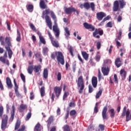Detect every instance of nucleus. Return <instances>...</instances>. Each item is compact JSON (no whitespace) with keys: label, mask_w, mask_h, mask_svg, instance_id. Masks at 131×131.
<instances>
[{"label":"nucleus","mask_w":131,"mask_h":131,"mask_svg":"<svg viewBox=\"0 0 131 131\" xmlns=\"http://www.w3.org/2000/svg\"><path fill=\"white\" fill-rule=\"evenodd\" d=\"M83 25L85 29H91V31H94L93 33V35L95 38H100V35L102 36V35L104 34L103 30H99V29L95 28V27L92 24L84 23Z\"/></svg>","instance_id":"f257e3e1"},{"label":"nucleus","mask_w":131,"mask_h":131,"mask_svg":"<svg viewBox=\"0 0 131 131\" xmlns=\"http://www.w3.org/2000/svg\"><path fill=\"white\" fill-rule=\"evenodd\" d=\"M11 37H6L5 38V42L8 46H5V48L6 51L8 52V57L9 59H12V56H13V51L11 49V48L13 47L12 43H11Z\"/></svg>","instance_id":"f03ea898"},{"label":"nucleus","mask_w":131,"mask_h":131,"mask_svg":"<svg viewBox=\"0 0 131 131\" xmlns=\"http://www.w3.org/2000/svg\"><path fill=\"white\" fill-rule=\"evenodd\" d=\"M51 13V10L50 9H47L44 10L42 12V15L45 16V19L46 21V23L47 24V26H48L49 28L52 30V21L51 20V18L48 15H49Z\"/></svg>","instance_id":"7ed1b4c3"},{"label":"nucleus","mask_w":131,"mask_h":131,"mask_svg":"<svg viewBox=\"0 0 131 131\" xmlns=\"http://www.w3.org/2000/svg\"><path fill=\"white\" fill-rule=\"evenodd\" d=\"M77 87L79 90V93L82 94L83 93V90H84V82L83 81V77L80 76L76 80Z\"/></svg>","instance_id":"20e7f679"},{"label":"nucleus","mask_w":131,"mask_h":131,"mask_svg":"<svg viewBox=\"0 0 131 131\" xmlns=\"http://www.w3.org/2000/svg\"><path fill=\"white\" fill-rule=\"evenodd\" d=\"M33 70L35 73H38V72L41 71V66L39 64L38 66H35L34 67L33 66H30L27 69L29 74H32Z\"/></svg>","instance_id":"39448f33"},{"label":"nucleus","mask_w":131,"mask_h":131,"mask_svg":"<svg viewBox=\"0 0 131 131\" xmlns=\"http://www.w3.org/2000/svg\"><path fill=\"white\" fill-rule=\"evenodd\" d=\"M95 7L96 5H95V3H91L90 4L89 2L84 3L83 4H80V8L81 9H83V8H85L86 10H90V8H91L92 11L94 12L95 10Z\"/></svg>","instance_id":"423d86ee"},{"label":"nucleus","mask_w":131,"mask_h":131,"mask_svg":"<svg viewBox=\"0 0 131 131\" xmlns=\"http://www.w3.org/2000/svg\"><path fill=\"white\" fill-rule=\"evenodd\" d=\"M63 10L66 15H70L72 13H76L77 15H79V11L73 7H67L64 6Z\"/></svg>","instance_id":"0eeeda50"},{"label":"nucleus","mask_w":131,"mask_h":131,"mask_svg":"<svg viewBox=\"0 0 131 131\" xmlns=\"http://www.w3.org/2000/svg\"><path fill=\"white\" fill-rule=\"evenodd\" d=\"M55 54L56 55V59L58 62V64L64 65V64H65V59H64V55H63V53L59 51L55 52Z\"/></svg>","instance_id":"6e6552de"},{"label":"nucleus","mask_w":131,"mask_h":131,"mask_svg":"<svg viewBox=\"0 0 131 131\" xmlns=\"http://www.w3.org/2000/svg\"><path fill=\"white\" fill-rule=\"evenodd\" d=\"M8 115H4L3 118H2L1 128L2 130H5L7 128V125L8 124Z\"/></svg>","instance_id":"1a4fd4ad"},{"label":"nucleus","mask_w":131,"mask_h":131,"mask_svg":"<svg viewBox=\"0 0 131 131\" xmlns=\"http://www.w3.org/2000/svg\"><path fill=\"white\" fill-rule=\"evenodd\" d=\"M53 91L54 92V93L55 94L56 98H57V99H59V97L61 95V93L62 92V88L56 86L53 88Z\"/></svg>","instance_id":"9d476101"},{"label":"nucleus","mask_w":131,"mask_h":131,"mask_svg":"<svg viewBox=\"0 0 131 131\" xmlns=\"http://www.w3.org/2000/svg\"><path fill=\"white\" fill-rule=\"evenodd\" d=\"M13 82L14 84V91L15 93V95L17 98H22V95L20 93H19V91L18 89H19V86H18V85L17 84V82H16V79H14Z\"/></svg>","instance_id":"9b49d317"},{"label":"nucleus","mask_w":131,"mask_h":131,"mask_svg":"<svg viewBox=\"0 0 131 131\" xmlns=\"http://www.w3.org/2000/svg\"><path fill=\"white\" fill-rule=\"evenodd\" d=\"M107 111H108V107L105 106L102 112V116L103 120H108V115H107Z\"/></svg>","instance_id":"f8f14e48"},{"label":"nucleus","mask_w":131,"mask_h":131,"mask_svg":"<svg viewBox=\"0 0 131 131\" xmlns=\"http://www.w3.org/2000/svg\"><path fill=\"white\" fill-rule=\"evenodd\" d=\"M106 17V13L103 12H100L96 14V18L98 21L103 20V18Z\"/></svg>","instance_id":"ddd939ff"},{"label":"nucleus","mask_w":131,"mask_h":131,"mask_svg":"<svg viewBox=\"0 0 131 131\" xmlns=\"http://www.w3.org/2000/svg\"><path fill=\"white\" fill-rule=\"evenodd\" d=\"M123 112H126V121H129L130 120L129 118V114H130L129 109H127L126 111V106H124L123 109Z\"/></svg>","instance_id":"4468645a"},{"label":"nucleus","mask_w":131,"mask_h":131,"mask_svg":"<svg viewBox=\"0 0 131 131\" xmlns=\"http://www.w3.org/2000/svg\"><path fill=\"white\" fill-rule=\"evenodd\" d=\"M101 71L103 75L105 76L109 74V71H110V70H109V68L108 67H105L103 65V67L101 69Z\"/></svg>","instance_id":"2eb2a0df"},{"label":"nucleus","mask_w":131,"mask_h":131,"mask_svg":"<svg viewBox=\"0 0 131 131\" xmlns=\"http://www.w3.org/2000/svg\"><path fill=\"white\" fill-rule=\"evenodd\" d=\"M119 10V3L118 1H116L114 3V6L113 7V12H117Z\"/></svg>","instance_id":"dca6fc26"},{"label":"nucleus","mask_w":131,"mask_h":131,"mask_svg":"<svg viewBox=\"0 0 131 131\" xmlns=\"http://www.w3.org/2000/svg\"><path fill=\"white\" fill-rule=\"evenodd\" d=\"M53 30L54 32H55L56 37H59V36L60 35V31L59 30L57 25H54L53 26Z\"/></svg>","instance_id":"f3484780"},{"label":"nucleus","mask_w":131,"mask_h":131,"mask_svg":"<svg viewBox=\"0 0 131 131\" xmlns=\"http://www.w3.org/2000/svg\"><path fill=\"white\" fill-rule=\"evenodd\" d=\"M6 84L8 89H12L13 88V84H12V81L9 77L6 78Z\"/></svg>","instance_id":"a211bd4d"},{"label":"nucleus","mask_w":131,"mask_h":131,"mask_svg":"<svg viewBox=\"0 0 131 131\" xmlns=\"http://www.w3.org/2000/svg\"><path fill=\"white\" fill-rule=\"evenodd\" d=\"M39 7L40 9H42V10H45V9H48V6L47 4H46V3H45L43 0H41L40 1Z\"/></svg>","instance_id":"6ab92c4d"},{"label":"nucleus","mask_w":131,"mask_h":131,"mask_svg":"<svg viewBox=\"0 0 131 131\" xmlns=\"http://www.w3.org/2000/svg\"><path fill=\"white\" fill-rule=\"evenodd\" d=\"M92 83L93 88H97L98 84V78L97 77H93L92 79Z\"/></svg>","instance_id":"aec40b11"},{"label":"nucleus","mask_w":131,"mask_h":131,"mask_svg":"<svg viewBox=\"0 0 131 131\" xmlns=\"http://www.w3.org/2000/svg\"><path fill=\"white\" fill-rule=\"evenodd\" d=\"M120 74L122 77V80H124L126 77V72L124 69H122L120 71Z\"/></svg>","instance_id":"412c9836"},{"label":"nucleus","mask_w":131,"mask_h":131,"mask_svg":"<svg viewBox=\"0 0 131 131\" xmlns=\"http://www.w3.org/2000/svg\"><path fill=\"white\" fill-rule=\"evenodd\" d=\"M53 122H54V117L53 116H51L48 118V119L47 120L48 127H50L51 124H52V123H53Z\"/></svg>","instance_id":"4be33fe9"},{"label":"nucleus","mask_w":131,"mask_h":131,"mask_svg":"<svg viewBox=\"0 0 131 131\" xmlns=\"http://www.w3.org/2000/svg\"><path fill=\"white\" fill-rule=\"evenodd\" d=\"M115 64L118 68H119V67H120V66L122 65V64L121 63V60H120V58H117L116 59Z\"/></svg>","instance_id":"5701e85b"},{"label":"nucleus","mask_w":131,"mask_h":131,"mask_svg":"<svg viewBox=\"0 0 131 131\" xmlns=\"http://www.w3.org/2000/svg\"><path fill=\"white\" fill-rule=\"evenodd\" d=\"M81 55H82L83 59H84V60H85V61H88V60H89V57L90 55L89 54H88L86 53V52L82 51Z\"/></svg>","instance_id":"b1692460"},{"label":"nucleus","mask_w":131,"mask_h":131,"mask_svg":"<svg viewBox=\"0 0 131 131\" xmlns=\"http://www.w3.org/2000/svg\"><path fill=\"white\" fill-rule=\"evenodd\" d=\"M64 35L66 36V38H67V39H68V38L69 37V36H70V31H69V29L68 27H66L64 28Z\"/></svg>","instance_id":"393cba45"},{"label":"nucleus","mask_w":131,"mask_h":131,"mask_svg":"<svg viewBox=\"0 0 131 131\" xmlns=\"http://www.w3.org/2000/svg\"><path fill=\"white\" fill-rule=\"evenodd\" d=\"M50 14L51 15V18H52L54 20V24H57V16H56L55 13H54L53 11H51Z\"/></svg>","instance_id":"a878e982"},{"label":"nucleus","mask_w":131,"mask_h":131,"mask_svg":"<svg viewBox=\"0 0 131 131\" xmlns=\"http://www.w3.org/2000/svg\"><path fill=\"white\" fill-rule=\"evenodd\" d=\"M26 109H27V105H26V104H21L18 110L19 112H23Z\"/></svg>","instance_id":"bb28decb"},{"label":"nucleus","mask_w":131,"mask_h":131,"mask_svg":"<svg viewBox=\"0 0 131 131\" xmlns=\"http://www.w3.org/2000/svg\"><path fill=\"white\" fill-rule=\"evenodd\" d=\"M51 43H52V45L55 48H59V47H60L58 41L54 40V39H53V40H51Z\"/></svg>","instance_id":"cd10ccee"},{"label":"nucleus","mask_w":131,"mask_h":131,"mask_svg":"<svg viewBox=\"0 0 131 131\" xmlns=\"http://www.w3.org/2000/svg\"><path fill=\"white\" fill-rule=\"evenodd\" d=\"M48 76H49V70H48V69H45L43 72V78H45V79H47Z\"/></svg>","instance_id":"c85d7f7f"},{"label":"nucleus","mask_w":131,"mask_h":131,"mask_svg":"<svg viewBox=\"0 0 131 131\" xmlns=\"http://www.w3.org/2000/svg\"><path fill=\"white\" fill-rule=\"evenodd\" d=\"M12 111L11 112V118L12 120H14V117H15V105L12 106Z\"/></svg>","instance_id":"c756f323"},{"label":"nucleus","mask_w":131,"mask_h":131,"mask_svg":"<svg viewBox=\"0 0 131 131\" xmlns=\"http://www.w3.org/2000/svg\"><path fill=\"white\" fill-rule=\"evenodd\" d=\"M115 110L114 108H111L109 110V112L110 113V117L111 118H114L115 117Z\"/></svg>","instance_id":"7c9ffc66"},{"label":"nucleus","mask_w":131,"mask_h":131,"mask_svg":"<svg viewBox=\"0 0 131 131\" xmlns=\"http://www.w3.org/2000/svg\"><path fill=\"white\" fill-rule=\"evenodd\" d=\"M41 125L40 123H37L35 126L34 130V131H41V128H40Z\"/></svg>","instance_id":"2f4dec72"},{"label":"nucleus","mask_w":131,"mask_h":131,"mask_svg":"<svg viewBox=\"0 0 131 131\" xmlns=\"http://www.w3.org/2000/svg\"><path fill=\"white\" fill-rule=\"evenodd\" d=\"M20 125H21V122L20 120H17L15 125L14 130H17L20 127Z\"/></svg>","instance_id":"473e14b6"},{"label":"nucleus","mask_w":131,"mask_h":131,"mask_svg":"<svg viewBox=\"0 0 131 131\" xmlns=\"http://www.w3.org/2000/svg\"><path fill=\"white\" fill-rule=\"evenodd\" d=\"M41 97H45L46 95V91H45V86H42L40 90Z\"/></svg>","instance_id":"72a5a7b5"},{"label":"nucleus","mask_w":131,"mask_h":131,"mask_svg":"<svg viewBox=\"0 0 131 131\" xmlns=\"http://www.w3.org/2000/svg\"><path fill=\"white\" fill-rule=\"evenodd\" d=\"M77 114V113L76 112V111L73 110L71 111L70 113V116H76Z\"/></svg>","instance_id":"f704fd0d"},{"label":"nucleus","mask_w":131,"mask_h":131,"mask_svg":"<svg viewBox=\"0 0 131 131\" xmlns=\"http://www.w3.org/2000/svg\"><path fill=\"white\" fill-rule=\"evenodd\" d=\"M102 93H103V90H99L98 92L96 94V99H99V98H100V96L102 95Z\"/></svg>","instance_id":"c9c22d12"},{"label":"nucleus","mask_w":131,"mask_h":131,"mask_svg":"<svg viewBox=\"0 0 131 131\" xmlns=\"http://www.w3.org/2000/svg\"><path fill=\"white\" fill-rule=\"evenodd\" d=\"M27 9L29 12H32L33 11V5H29L27 7Z\"/></svg>","instance_id":"e433bc0d"},{"label":"nucleus","mask_w":131,"mask_h":131,"mask_svg":"<svg viewBox=\"0 0 131 131\" xmlns=\"http://www.w3.org/2000/svg\"><path fill=\"white\" fill-rule=\"evenodd\" d=\"M120 5L121 9H123V7H124V6L126 5L125 2H124L123 0L120 1Z\"/></svg>","instance_id":"4c0bfd02"},{"label":"nucleus","mask_w":131,"mask_h":131,"mask_svg":"<svg viewBox=\"0 0 131 131\" xmlns=\"http://www.w3.org/2000/svg\"><path fill=\"white\" fill-rule=\"evenodd\" d=\"M39 38L41 43H43V45H46V40L45 39V38H43L42 36L41 37H40Z\"/></svg>","instance_id":"58836bf2"},{"label":"nucleus","mask_w":131,"mask_h":131,"mask_svg":"<svg viewBox=\"0 0 131 131\" xmlns=\"http://www.w3.org/2000/svg\"><path fill=\"white\" fill-rule=\"evenodd\" d=\"M57 77V80L58 81H60V80H61V79H62V74H61V73H60V72L58 73Z\"/></svg>","instance_id":"ea45409f"},{"label":"nucleus","mask_w":131,"mask_h":131,"mask_svg":"<svg viewBox=\"0 0 131 131\" xmlns=\"http://www.w3.org/2000/svg\"><path fill=\"white\" fill-rule=\"evenodd\" d=\"M3 114H4V107L1 106H0V117H3Z\"/></svg>","instance_id":"a19ab883"},{"label":"nucleus","mask_w":131,"mask_h":131,"mask_svg":"<svg viewBox=\"0 0 131 131\" xmlns=\"http://www.w3.org/2000/svg\"><path fill=\"white\" fill-rule=\"evenodd\" d=\"M114 79L115 82H116L117 84H118V78H117V75L116 74L114 75Z\"/></svg>","instance_id":"79ce46f5"},{"label":"nucleus","mask_w":131,"mask_h":131,"mask_svg":"<svg viewBox=\"0 0 131 131\" xmlns=\"http://www.w3.org/2000/svg\"><path fill=\"white\" fill-rule=\"evenodd\" d=\"M30 27H31V28L33 30V31L36 32V28H35V26H34V25L33 24H30Z\"/></svg>","instance_id":"37998d69"},{"label":"nucleus","mask_w":131,"mask_h":131,"mask_svg":"<svg viewBox=\"0 0 131 131\" xmlns=\"http://www.w3.org/2000/svg\"><path fill=\"white\" fill-rule=\"evenodd\" d=\"M0 42L2 46H5V41L4 40V37L0 36Z\"/></svg>","instance_id":"c03bdc74"},{"label":"nucleus","mask_w":131,"mask_h":131,"mask_svg":"<svg viewBox=\"0 0 131 131\" xmlns=\"http://www.w3.org/2000/svg\"><path fill=\"white\" fill-rule=\"evenodd\" d=\"M31 117V112H30L29 113H28L26 116V120H29L30 119V118Z\"/></svg>","instance_id":"a18cd8bd"},{"label":"nucleus","mask_w":131,"mask_h":131,"mask_svg":"<svg viewBox=\"0 0 131 131\" xmlns=\"http://www.w3.org/2000/svg\"><path fill=\"white\" fill-rule=\"evenodd\" d=\"M0 61L2 63H4V64H6V58H5V57L1 56L0 57Z\"/></svg>","instance_id":"49530a36"},{"label":"nucleus","mask_w":131,"mask_h":131,"mask_svg":"<svg viewBox=\"0 0 131 131\" xmlns=\"http://www.w3.org/2000/svg\"><path fill=\"white\" fill-rule=\"evenodd\" d=\"M30 100L34 99V93H33V92L30 93Z\"/></svg>","instance_id":"de8ad7c7"},{"label":"nucleus","mask_w":131,"mask_h":131,"mask_svg":"<svg viewBox=\"0 0 131 131\" xmlns=\"http://www.w3.org/2000/svg\"><path fill=\"white\" fill-rule=\"evenodd\" d=\"M20 78L22 79L23 81L24 82H25L26 79H25V76L23 73H20Z\"/></svg>","instance_id":"09e8293b"},{"label":"nucleus","mask_w":131,"mask_h":131,"mask_svg":"<svg viewBox=\"0 0 131 131\" xmlns=\"http://www.w3.org/2000/svg\"><path fill=\"white\" fill-rule=\"evenodd\" d=\"M48 52H49L48 47H45L43 49V53L44 54V55H46V54H47Z\"/></svg>","instance_id":"8fccbe9b"},{"label":"nucleus","mask_w":131,"mask_h":131,"mask_svg":"<svg viewBox=\"0 0 131 131\" xmlns=\"http://www.w3.org/2000/svg\"><path fill=\"white\" fill-rule=\"evenodd\" d=\"M106 27H109L110 28H112V22L109 21L108 23L106 25Z\"/></svg>","instance_id":"3c124183"},{"label":"nucleus","mask_w":131,"mask_h":131,"mask_svg":"<svg viewBox=\"0 0 131 131\" xmlns=\"http://www.w3.org/2000/svg\"><path fill=\"white\" fill-rule=\"evenodd\" d=\"M101 42L100 41H98L97 42V50H100L101 49Z\"/></svg>","instance_id":"603ef678"},{"label":"nucleus","mask_w":131,"mask_h":131,"mask_svg":"<svg viewBox=\"0 0 131 131\" xmlns=\"http://www.w3.org/2000/svg\"><path fill=\"white\" fill-rule=\"evenodd\" d=\"M94 91V89H93V87L91 85H89V92L90 93H93V91Z\"/></svg>","instance_id":"864d4df0"},{"label":"nucleus","mask_w":131,"mask_h":131,"mask_svg":"<svg viewBox=\"0 0 131 131\" xmlns=\"http://www.w3.org/2000/svg\"><path fill=\"white\" fill-rule=\"evenodd\" d=\"M78 60H79L81 62V63H82V64H83V60L82 59V58H81V56H80V55L79 54H78Z\"/></svg>","instance_id":"5fc2aeb1"},{"label":"nucleus","mask_w":131,"mask_h":131,"mask_svg":"<svg viewBox=\"0 0 131 131\" xmlns=\"http://www.w3.org/2000/svg\"><path fill=\"white\" fill-rule=\"evenodd\" d=\"M100 59H101V56L99 55L96 56L95 60L97 61V62H99V61H100Z\"/></svg>","instance_id":"6e6d98bb"},{"label":"nucleus","mask_w":131,"mask_h":131,"mask_svg":"<svg viewBox=\"0 0 131 131\" xmlns=\"http://www.w3.org/2000/svg\"><path fill=\"white\" fill-rule=\"evenodd\" d=\"M48 35H49V38H50V39L51 40H51H53L54 39V37H53V36H52V34H51L50 31H48Z\"/></svg>","instance_id":"4d7b16f0"},{"label":"nucleus","mask_w":131,"mask_h":131,"mask_svg":"<svg viewBox=\"0 0 131 131\" xmlns=\"http://www.w3.org/2000/svg\"><path fill=\"white\" fill-rule=\"evenodd\" d=\"M69 52L71 56H73V48L72 47H70Z\"/></svg>","instance_id":"13d9d810"},{"label":"nucleus","mask_w":131,"mask_h":131,"mask_svg":"<svg viewBox=\"0 0 131 131\" xmlns=\"http://www.w3.org/2000/svg\"><path fill=\"white\" fill-rule=\"evenodd\" d=\"M115 41L116 42V45L117 47H121V43L119 41H118V39H116Z\"/></svg>","instance_id":"bf43d9fd"},{"label":"nucleus","mask_w":131,"mask_h":131,"mask_svg":"<svg viewBox=\"0 0 131 131\" xmlns=\"http://www.w3.org/2000/svg\"><path fill=\"white\" fill-rule=\"evenodd\" d=\"M110 18H111V17H110V16L108 15L107 17H105L102 22H105V21H107V20H109V19H110Z\"/></svg>","instance_id":"052dcab7"},{"label":"nucleus","mask_w":131,"mask_h":131,"mask_svg":"<svg viewBox=\"0 0 131 131\" xmlns=\"http://www.w3.org/2000/svg\"><path fill=\"white\" fill-rule=\"evenodd\" d=\"M99 127H100V129H101L102 130H104L105 129V125L103 124H100L99 125Z\"/></svg>","instance_id":"680f3d73"},{"label":"nucleus","mask_w":131,"mask_h":131,"mask_svg":"<svg viewBox=\"0 0 131 131\" xmlns=\"http://www.w3.org/2000/svg\"><path fill=\"white\" fill-rule=\"evenodd\" d=\"M67 97H68V95L67 94V92H65L63 94V101H65V99H66V98H67Z\"/></svg>","instance_id":"e2e57ef3"},{"label":"nucleus","mask_w":131,"mask_h":131,"mask_svg":"<svg viewBox=\"0 0 131 131\" xmlns=\"http://www.w3.org/2000/svg\"><path fill=\"white\" fill-rule=\"evenodd\" d=\"M35 56L36 58H40L41 55L40 54V53L39 52H37L36 54H35Z\"/></svg>","instance_id":"0e129e2a"},{"label":"nucleus","mask_w":131,"mask_h":131,"mask_svg":"<svg viewBox=\"0 0 131 131\" xmlns=\"http://www.w3.org/2000/svg\"><path fill=\"white\" fill-rule=\"evenodd\" d=\"M25 130V126L23 125L21 127L17 130V131H24Z\"/></svg>","instance_id":"69168bd1"},{"label":"nucleus","mask_w":131,"mask_h":131,"mask_svg":"<svg viewBox=\"0 0 131 131\" xmlns=\"http://www.w3.org/2000/svg\"><path fill=\"white\" fill-rule=\"evenodd\" d=\"M51 58L53 60H55L56 59V54H55L54 53L51 54Z\"/></svg>","instance_id":"338daca9"},{"label":"nucleus","mask_w":131,"mask_h":131,"mask_svg":"<svg viewBox=\"0 0 131 131\" xmlns=\"http://www.w3.org/2000/svg\"><path fill=\"white\" fill-rule=\"evenodd\" d=\"M75 106V104L73 102H71L69 103V107H74Z\"/></svg>","instance_id":"774afa93"}]
</instances>
